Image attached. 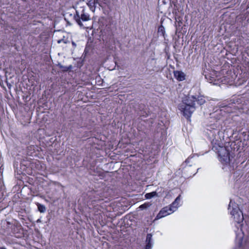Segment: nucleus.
Masks as SVG:
<instances>
[{
  "mask_svg": "<svg viewBox=\"0 0 249 249\" xmlns=\"http://www.w3.org/2000/svg\"><path fill=\"white\" fill-rule=\"evenodd\" d=\"M74 18L77 24L80 26L83 27L87 29L88 36H93V21H92L91 24L89 26H86L82 23L83 22L87 21L91 19L89 15L86 12V10L84 8H80L76 11V15L74 16Z\"/></svg>",
  "mask_w": 249,
  "mask_h": 249,
  "instance_id": "nucleus-2",
  "label": "nucleus"
},
{
  "mask_svg": "<svg viewBox=\"0 0 249 249\" xmlns=\"http://www.w3.org/2000/svg\"><path fill=\"white\" fill-rule=\"evenodd\" d=\"M93 39L91 36H89L84 53L85 57L88 56L92 54L93 51Z\"/></svg>",
  "mask_w": 249,
  "mask_h": 249,
  "instance_id": "nucleus-5",
  "label": "nucleus"
},
{
  "mask_svg": "<svg viewBox=\"0 0 249 249\" xmlns=\"http://www.w3.org/2000/svg\"><path fill=\"white\" fill-rule=\"evenodd\" d=\"M179 109L183 112V115L187 119H189L196 109L195 100L194 96L188 97L185 102L179 106Z\"/></svg>",
  "mask_w": 249,
  "mask_h": 249,
  "instance_id": "nucleus-3",
  "label": "nucleus"
},
{
  "mask_svg": "<svg viewBox=\"0 0 249 249\" xmlns=\"http://www.w3.org/2000/svg\"><path fill=\"white\" fill-rule=\"evenodd\" d=\"M0 249H7L5 247H0Z\"/></svg>",
  "mask_w": 249,
  "mask_h": 249,
  "instance_id": "nucleus-16",
  "label": "nucleus"
},
{
  "mask_svg": "<svg viewBox=\"0 0 249 249\" xmlns=\"http://www.w3.org/2000/svg\"><path fill=\"white\" fill-rule=\"evenodd\" d=\"M58 66H59V67L61 69H62V70L63 71H67L69 70H71V68H72V66L71 65H70L69 67H67V66H63V65H61V64H59Z\"/></svg>",
  "mask_w": 249,
  "mask_h": 249,
  "instance_id": "nucleus-12",
  "label": "nucleus"
},
{
  "mask_svg": "<svg viewBox=\"0 0 249 249\" xmlns=\"http://www.w3.org/2000/svg\"><path fill=\"white\" fill-rule=\"evenodd\" d=\"M72 45L74 47H75L76 46V43L74 42H73V41L72 42Z\"/></svg>",
  "mask_w": 249,
  "mask_h": 249,
  "instance_id": "nucleus-15",
  "label": "nucleus"
},
{
  "mask_svg": "<svg viewBox=\"0 0 249 249\" xmlns=\"http://www.w3.org/2000/svg\"><path fill=\"white\" fill-rule=\"evenodd\" d=\"M194 98L195 99V102L197 101L200 105H202L205 102V100L201 97H200V99H198L197 100H196L195 98L194 97Z\"/></svg>",
  "mask_w": 249,
  "mask_h": 249,
  "instance_id": "nucleus-14",
  "label": "nucleus"
},
{
  "mask_svg": "<svg viewBox=\"0 0 249 249\" xmlns=\"http://www.w3.org/2000/svg\"><path fill=\"white\" fill-rule=\"evenodd\" d=\"M212 150L218 156V159L223 164V169L226 171L231 172L234 170L235 160L231 151V141H212Z\"/></svg>",
  "mask_w": 249,
  "mask_h": 249,
  "instance_id": "nucleus-1",
  "label": "nucleus"
},
{
  "mask_svg": "<svg viewBox=\"0 0 249 249\" xmlns=\"http://www.w3.org/2000/svg\"><path fill=\"white\" fill-rule=\"evenodd\" d=\"M174 75L175 77L179 81H182L185 79L186 75L182 71H174Z\"/></svg>",
  "mask_w": 249,
  "mask_h": 249,
  "instance_id": "nucleus-7",
  "label": "nucleus"
},
{
  "mask_svg": "<svg viewBox=\"0 0 249 249\" xmlns=\"http://www.w3.org/2000/svg\"><path fill=\"white\" fill-rule=\"evenodd\" d=\"M157 195V193L156 192H152L149 193H147L145 195V197L147 199H150Z\"/></svg>",
  "mask_w": 249,
  "mask_h": 249,
  "instance_id": "nucleus-11",
  "label": "nucleus"
},
{
  "mask_svg": "<svg viewBox=\"0 0 249 249\" xmlns=\"http://www.w3.org/2000/svg\"><path fill=\"white\" fill-rule=\"evenodd\" d=\"M180 200V195H179L175 200V201L170 205L169 208H171V210L173 209L174 212L176 211L178 208L179 207V203Z\"/></svg>",
  "mask_w": 249,
  "mask_h": 249,
  "instance_id": "nucleus-9",
  "label": "nucleus"
},
{
  "mask_svg": "<svg viewBox=\"0 0 249 249\" xmlns=\"http://www.w3.org/2000/svg\"><path fill=\"white\" fill-rule=\"evenodd\" d=\"M37 206L38 210L40 213H43L46 211V208L44 205L37 203Z\"/></svg>",
  "mask_w": 249,
  "mask_h": 249,
  "instance_id": "nucleus-10",
  "label": "nucleus"
},
{
  "mask_svg": "<svg viewBox=\"0 0 249 249\" xmlns=\"http://www.w3.org/2000/svg\"><path fill=\"white\" fill-rule=\"evenodd\" d=\"M149 206H150V205L148 203H145L140 206L139 208L141 210H144V209H147L148 207H149Z\"/></svg>",
  "mask_w": 249,
  "mask_h": 249,
  "instance_id": "nucleus-13",
  "label": "nucleus"
},
{
  "mask_svg": "<svg viewBox=\"0 0 249 249\" xmlns=\"http://www.w3.org/2000/svg\"><path fill=\"white\" fill-rule=\"evenodd\" d=\"M152 235L151 233H148L146 236V246L144 249H151L153 244L152 242Z\"/></svg>",
  "mask_w": 249,
  "mask_h": 249,
  "instance_id": "nucleus-8",
  "label": "nucleus"
},
{
  "mask_svg": "<svg viewBox=\"0 0 249 249\" xmlns=\"http://www.w3.org/2000/svg\"><path fill=\"white\" fill-rule=\"evenodd\" d=\"M173 209L171 210V208H169L168 207H165L162 208L158 214L157 215L154 221L160 219L167 215H168L174 212Z\"/></svg>",
  "mask_w": 249,
  "mask_h": 249,
  "instance_id": "nucleus-6",
  "label": "nucleus"
},
{
  "mask_svg": "<svg viewBox=\"0 0 249 249\" xmlns=\"http://www.w3.org/2000/svg\"><path fill=\"white\" fill-rule=\"evenodd\" d=\"M228 209L230 211L231 214L233 217V219L236 222L240 223L243 221L244 217L242 212L237 205H233L232 203L231 200L229 205Z\"/></svg>",
  "mask_w": 249,
  "mask_h": 249,
  "instance_id": "nucleus-4",
  "label": "nucleus"
}]
</instances>
